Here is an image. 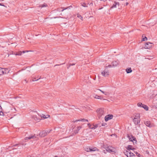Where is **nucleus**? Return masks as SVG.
<instances>
[{
    "mask_svg": "<svg viewBox=\"0 0 157 157\" xmlns=\"http://www.w3.org/2000/svg\"><path fill=\"white\" fill-rule=\"evenodd\" d=\"M133 121L135 124H137L140 122V114L139 113H136L134 115L132 118Z\"/></svg>",
    "mask_w": 157,
    "mask_h": 157,
    "instance_id": "f257e3e1",
    "label": "nucleus"
},
{
    "mask_svg": "<svg viewBox=\"0 0 157 157\" xmlns=\"http://www.w3.org/2000/svg\"><path fill=\"white\" fill-rule=\"evenodd\" d=\"M9 71L10 70L8 69L0 67V75L7 74Z\"/></svg>",
    "mask_w": 157,
    "mask_h": 157,
    "instance_id": "f03ea898",
    "label": "nucleus"
},
{
    "mask_svg": "<svg viewBox=\"0 0 157 157\" xmlns=\"http://www.w3.org/2000/svg\"><path fill=\"white\" fill-rule=\"evenodd\" d=\"M12 107H10V108H7L6 109V113H9L11 112H12L13 113H15L17 111V110L16 108L13 106V105L11 104Z\"/></svg>",
    "mask_w": 157,
    "mask_h": 157,
    "instance_id": "7ed1b4c3",
    "label": "nucleus"
},
{
    "mask_svg": "<svg viewBox=\"0 0 157 157\" xmlns=\"http://www.w3.org/2000/svg\"><path fill=\"white\" fill-rule=\"evenodd\" d=\"M106 150L110 153H114L116 152V149L110 146L107 147L106 148Z\"/></svg>",
    "mask_w": 157,
    "mask_h": 157,
    "instance_id": "20e7f679",
    "label": "nucleus"
},
{
    "mask_svg": "<svg viewBox=\"0 0 157 157\" xmlns=\"http://www.w3.org/2000/svg\"><path fill=\"white\" fill-rule=\"evenodd\" d=\"M85 150L87 152H92L96 151H98L96 147L92 148L90 147H86L85 148Z\"/></svg>",
    "mask_w": 157,
    "mask_h": 157,
    "instance_id": "39448f33",
    "label": "nucleus"
},
{
    "mask_svg": "<svg viewBox=\"0 0 157 157\" xmlns=\"http://www.w3.org/2000/svg\"><path fill=\"white\" fill-rule=\"evenodd\" d=\"M124 154L127 157H133L135 156V155L130 150L126 151V152H124Z\"/></svg>",
    "mask_w": 157,
    "mask_h": 157,
    "instance_id": "423d86ee",
    "label": "nucleus"
},
{
    "mask_svg": "<svg viewBox=\"0 0 157 157\" xmlns=\"http://www.w3.org/2000/svg\"><path fill=\"white\" fill-rule=\"evenodd\" d=\"M119 63V62L117 61H114L112 63V65H109L107 67H116Z\"/></svg>",
    "mask_w": 157,
    "mask_h": 157,
    "instance_id": "0eeeda50",
    "label": "nucleus"
},
{
    "mask_svg": "<svg viewBox=\"0 0 157 157\" xmlns=\"http://www.w3.org/2000/svg\"><path fill=\"white\" fill-rule=\"evenodd\" d=\"M153 44L152 43L147 42L145 44L144 48L148 49H150L153 46Z\"/></svg>",
    "mask_w": 157,
    "mask_h": 157,
    "instance_id": "6e6552de",
    "label": "nucleus"
},
{
    "mask_svg": "<svg viewBox=\"0 0 157 157\" xmlns=\"http://www.w3.org/2000/svg\"><path fill=\"white\" fill-rule=\"evenodd\" d=\"M97 112L98 114L100 116H101L104 114V110L102 109H98L97 110Z\"/></svg>",
    "mask_w": 157,
    "mask_h": 157,
    "instance_id": "1a4fd4ad",
    "label": "nucleus"
},
{
    "mask_svg": "<svg viewBox=\"0 0 157 157\" xmlns=\"http://www.w3.org/2000/svg\"><path fill=\"white\" fill-rule=\"evenodd\" d=\"M101 74L104 76H107L109 75V72L108 70L105 69L101 72Z\"/></svg>",
    "mask_w": 157,
    "mask_h": 157,
    "instance_id": "9d476101",
    "label": "nucleus"
},
{
    "mask_svg": "<svg viewBox=\"0 0 157 157\" xmlns=\"http://www.w3.org/2000/svg\"><path fill=\"white\" fill-rule=\"evenodd\" d=\"M88 126L90 129H94L98 127V124L91 125L90 124H88Z\"/></svg>",
    "mask_w": 157,
    "mask_h": 157,
    "instance_id": "9b49d317",
    "label": "nucleus"
},
{
    "mask_svg": "<svg viewBox=\"0 0 157 157\" xmlns=\"http://www.w3.org/2000/svg\"><path fill=\"white\" fill-rule=\"evenodd\" d=\"M130 141H132L133 143H136V140L135 138L132 136H128Z\"/></svg>",
    "mask_w": 157,
    "mask_h": 157,
    "instance_id": "f8f14e48",
    "label": "nucleus"
},
{
    "mask_svg": "<svg viewBox=\"0 0 157 157\" xmlns=\"http://www.w3.org/2000/svg\"><path fill=\"white\" fill-rule=\"evenodd\" d=\"M113 116L112 115H108L106 116L105 117V119L106 121H107L112 118Z\"/></svg>",
    "mask_w": 157,
    "mask_h": 157,
    "instance_id": "ddd939ff",
    "label": "nucleus"
},
{
    "mask_svg": "<svg viewBox=\"0 0 157 157\" xmlns=\"http://www.w3.org/2000/svg\"><path fill=\"white\" fill-rule=\"evenodd\" d=\"M39 135L41 137H44L47 135V132L43 131L40 133Z\"/></svg>",
    "mask_w": 157,
    "mask_h": 157,
    "instance_id": "4468645a",
    "label": "nucleus"
},
{
    "mask_svg": "<svg viewBox=\"0 0 157 157\" xmlns=\"http://www.w3.org/2000/svg\"><path fill=\"white\" fill-rule=\"evenodd\" d=\"M25 51H23L22 52H21V51H19L17 52H13V54L15 55H18V56H21L22 55V53H25Z\"/></svg>",
    "mask_w": 157,
    "mask_h": 157,
    "instance_id": "2eb2a0df",
    "label": "nucleus"
},
{
    "mask_svg": "<svg viewBox=\"0 0 157 157\" xmlns=\"http://www.w3.org/2000/svg\"><path fill=\"white\" fill-rule=\"evenodd\" d=\"M40 116L42 118H43V119L47 118L50 117V115L48 114L44 115L42 114Z\"/></svg>",
    "mask_w": 157,
    "mask_h": 157,
    "instance_id": "dca6fc26",
    "label": "nucleus"
},
{
    "mask_svg": "<svg viewBox=\"0 0 157 157\" xmlns=\"http://www.w3.org/2000/svg\"><path fill=\"white\" fill-rule=\"evenodd\" d=\"M35 137V135H31L29 137H26L25 138V140H27L28 139H30L32 138H34Z\"/></svg>",
    "mask_w": 157,
    "mask_h": 157,
    "instance_id": "f3484780",
    "label": "nucleus"
},
{
    "mask_svg": "<svg viewBox=\"0 0 157 157\" xmlns=\"http://www.w3.org/2000/svg\"><path fill=\"white\" fill-rule=\"evenodd\" d=\"M81 127L80 126H78L74 130V132L75 133H78V131L81 128Z\"/></svg>",
    "mask_w": 157,
    "mask_h": 157,
    "instance_id": "a211bd4d",
    "label": "nucleus"
},
{
    "mask_svg": "<svg viewBox=\"0 0 157 157\" xmlns=\"http://www.w3.org/2000/svg\"><path fill=\"white\" fill-rule=\"evenodd\" d=\"M94 97L96 99H102V98L101 96L98 95L97 94H94Z\"/></svg>",
    "mask_w": 157,
    "mask_h": 157,
    "instance_id": "6ab92c4d",
    "label": "nucleus"
},
{
    "mask_svg": "<svg viewBox=\"0 0 157 157\" xmlns=\"http://www.w3.org/2000/svg\"><path fill=\"white\" fill-rule=\"evenodd\" d=\"M145 124L147 126L149 127H151L152 126L150 125V122L149 121H146L145 123Z\"/></svg>",
    "mask_w": 157,
    "mask_h": 157,
    "instance_id": "aec40b11",
    "label": "nucleus"
},
{
    "mask_svg": "<svg viewBox=\"0 0 157 157\" xmlns=\"http://www.w3.org/2000/svg\"><path fill=\"white\" fill-rule=\"evenodd\" d=\"M119 3L117 2H115L114 4L111 7V8H116L117 7V6H119Z\"/></svg>",
    "mask_w": 157,
    "mask_h": 157,
    "instance_id": "412c9836",
    "label": "nucleus"
},
{
    "mask_svg": "<svg viewBox=\"0 0 157 157\" xmlns=\"http://www.w3.org/2000/svg\"><path fill=\"white\" fill-rule=\"evenodd\" d=\"M126 71L127 73H129L132 72V70L131 68H127L126 69Z\"/></svg>",
    "mask_w": 157,
    "mask_h": 157,
    "instance_id": "4be33fe9",
    "label": "nucleus"
},
{
    "mask_svg": "<svg viewBox=\"0 0 157 157\" xmlns=\"http://www.w3.org/2000/svg\"><path fill=\"white\" fill-rule=\"evenodd\" d=\"M142 107L144 108L146 110H148V107L146 105H143V106H142Z\"/></svg>",
    "mask_w": 157,
    "mask_h": 157,
    "instance_id": "5701e85b",
    "label": "nucleus"
},
{
    "mask_svg": "<svg viewBox=\"0 0 157 157\" xmlns=\"http://www.w3.org/2000/svg\"><path fill=\"white\" fill-rule=\"evenodd\" d=\"M33 118L36 121H38L40 120L39 119H38L37 117V116L36 115H34L33 117Z\"/></svg>",
    "mask_w": 157,
    "mask_h": 157,
    "instance_id": "b1692460",
    "label": "nucleus"
},
{
    "mask_svg": "<svg viewBox=\"0 0 157 157\" xmlns=\"http://www.w3.org/2000/svg\"><path fill=\"white\" fill-rule=\"evenodd\" d=\"M47 6V5L45 4H41L39 6L41 8L46 7Z\"/></svg>",
    "mask_w": 157,
    "mask_h": 157,
    "instance_id": "393cba45",
    "label": "nucleus"
},
{
    "mask_svg": "<svg viewBox=\"0 0 157 157\" xmlns=\"http://www.w3.org/2000/svg\"><path fill=\"white\" fill-rule=\"evenodd\" d=\"M143 105L144 104H142V103L141 102H139L137 104V106L138 107H142V106H143Z\"/></svg>",
    "mask_w": 157,
    "mask_h": 157,
    "instance_id": "a878e982",
    "label": "nucleus"
},
{
    "mask_svg": "<svg viewBox=\"0 0 157 157\" xmlns=\"http://www.w3.org/2000/svg\"><path fill=\"white\" fill-rule=\"evenodd\" d=\"M77 16L78 18H79L82 20H83V17L81 15L79 14H77Z\"/></svg>",
    "mask_w": 157,
    "mask_h": 157,
    "instance_id": "bb28decb",
    "label": "nucleus"
},
{
    "mask_svg": "<svg viewBox=\"0 0 157 157\" xmlns=\"http://www.w3.org/2000/svg\"><path fill=\"white\" fill-rule=\"evenodd\" d=\"M132 148V146L129 145L127 147V150H131Z\"/></svg>",
    "mask_w": 157,
    "mask_h": 157,
    "instance_id": "cd10ccee",
    "label": "nucleus"
},
{
    "mask_svg": "<svg viewBox=\"0 0 157 157\" xmlns=\"http://www.w3.org/2000/svg\"><path fill=\"white\" fill-rule=\"evenodd\" d=\"M81 5L82 6L84 7H87V6H86V4L84 3H81Z\"/></svg>",
    "mask_w": 157,
    "mask_h": 157,
    "instance_id": "c85d7f7f",
    "label": "nucleus"
},
{
    "mask_svg": "<svg viewBox=\"0 0 157 157\" xmlns=\"http://www.w3.org/2000/svg\"><path fill=\"white\" fill-rule=\"evenodd\" d=\"M104 94L106 96H109V94L108 92L105 91Z\"/></svg>",
    "mask_w": 157,
    "mask_h": 157,
    "instance_id": "c756f323",
    "label": "nucleus"
},
{
    "mask_svg": "<svg viewBox=\"0 0 157 157\" xmlns=\"http://www.w3.org/2000/svg\"><path fill=\"white\" fill-rule=\"evenodd\" d=\"M147 40V38L146 37H145L144 38H143L142 39V41H145Z\"/></svg>",
    "mask_w": 157,
    "mask_h": 157,
    "instance_id": "7c9ffc66",
    "label": "nucleus"
},
{
    "mask_svg": "<svg viewBox=\"0 0 157 157\" xmlns=\"http://www.w3.org/2000/svg\"><path fill=\"white\" fill-rule=\"evenodd\" d=\"M44 131L47 132V135L48 134V133H49L50 132V130H46Z\"/></svg>",
    "mask_w": 157,
    "mask_h": 157,
    "instance_id": "2f4dec72",
    "label": "nucleus"
},
{
    "mask_svg": "<svg viewBox=\"0 0 157 157\" xmlns=\"http://www.w3.org/2000/svg\"><path fill=\"white\" fill-rule=\"evenodd\" d=\"M3 113L1 111H0V116H3Z\"/></svg>",
    "mask_w": 157,
    "mask_h": 157,
    "instance_id": "473e14b6",
    "label": "nucleus"
},
{
    "mask_svg": "<svg viewBox=\"0 0 157 157\" xmlns=\"http://www.w3.org/2000/svg\"><path fill=\"white\" fill-rule=\"evenodd\" d=\"M106 124L105 123H103L102 124V126H105Z\"/></svg>",
    "mask_w": 157,
    "mask_h": 157,
    "instance_id": "72a5a7b5",
    "label": "nucleus"
},
{
    "mask_svg": "<svg viewBox=\"0 0 157 157\" xmlns=\"http://www.w3.org/2000/svg\"><path fill=\"white\" fill-rule=\"evenodd\" d=\"M82 121H87L88 120L86 119H82L81 120Z\"/></svg>",
    "mask_w": 157,
    "mask_h": 157,
    "instance_id": "f704fd0d",
    "label": "nucleus"
},
{
    "mask_svg": "<svg viewBox=\"0 0 157 157\" xmlns=\"http://www.w3.org/2000/svg\"><path fill=\"white\" fill-rule=\"evenodd\" d=\"M100 91H101L102 93H103V94H104V93H105V91H102L101 90H99Z\"/></svg>",
    "mask_w": 157,
    "mask_h": 157,
    "instance_id": "c9c22d12",
    "label": "nucleus"
},
{
    "mask_svg": "<svg viewBox=\"0 0 157 157\" xmlns=\"http://www.w3.org/2000/svg\"><path fill=\"white\" fill-rule=\"evenodd\" d=\"M137 156L139 157H140V155L139 153L137 155Z\"/></svg>",
    "mask_w": 157,
    "mask_h": 157,
    "instance_id": "e433bc0d",
    "label": "nucleus"
},
{
    "mask_svg": "<svg viewBox=\"0 0 157 157\" xmlns=\"http://www.w3.org/2000/svg\"><path fill=\"white\" fill-rule=\"evenodd\" d=\"M135 149V148L132 147L131 150H134Z\"/></svg>",
    "mask_w": 157,
    "mask_h": 157,
    "instance_id": "4c0bfd02",
    "label": "nucleus"
},
{
    "mask_svg": "<svg viewBox=\"0 0 157 157\" xmlns=\"http://www.w3.org/2000/svg\"><path fill=\"white\" fill-rule=\"evenodd\" d=\"M134 152L137 155L138 153L137 152L134 151Z\"/></svg>",
    "mask_w": 157,
    "mask_h": 157,
    "instance_id": "58836bf2",
    "label": "nucleus"
},
{
    "mask_svg": "<svg viewBox=\"0 0 157 157\" xmlns=\"http://www.w3.org/2000/svg\"><path fill=\"white\" fill-rule=\"evenodd\" d=\"M125 4L126 5H127L128 4V2H126Z\"/></svg>",
    "mask_w": 157,
    "mask_h": 157,
    "instance_id": "ea45409f",
    "label": "nucleus"
},
{
    "mask_svg": "<svg viewBox=\"0 0 157 157\" xmlns=\"http://www.w3.org/2000/svg\"><path fill=\"white\" fill-rule=\"evenodd\" d=\"M75 65V64H74V63H73L71 65Z\"/></svg>",
    "mask_w": 157,
    "mask_h": 157,
    "instance_id": "a19ab883",
    "label": "nucleus"
},
{
    "mask_svg": "<svg viewBox=\"0 0 157 157\" xmlns=\"http://www.w3.org/2000/svg\"><path fill=\"white\" fill-rule=\"evenodd\" d=\"M105 0H101V1H104Z\"/></svg>",
    "mask_w": 157,
    "mask_h": 157,
    "instance_id": "79ce46f5",
    "label": "nucleus"
},
{
    "mask_svg": "<svg viewBox=\"0 0 157 157\" xmlns=\"http://www.w3.org/2000/svg\"><path fill=\"white\" fill-rule=\"evenodd\" d=\"M63 10H62V11H63Z\"/></svg>",
    "mask_w": 157,
    "mask_h": 157,
    "instance_id": "37998d69",
    "label": "nucleus"
},
{
    "mask_svg": "<svg viewBox=\"0 0 157 157\" xmlns=\"http://www.w3.org/2000/svg\"><path fill=\"white\" fill-rule=\"evenodd\" d=\"M79 121V120H76V121Z\"/></svg>",
    "mask_w": 157,
    "mask_h": 157,
    "instance_id": "c03bdc74",
    "label": "nucleus"
},
{
    "mask_svg": "<svg viewBox=\"0 0 157 157\" xmlns=\"http://www.w3.org/2000/svg\"><path fill=\"white\" fill-rule=\"evenodd\" d=\"M33 81H34L35 80H33Z\"/></svg>",
    "mask_w": 157,
    "mask_h": 157,
    "instance_id": "a18cd8bd",
    "label": "nucleus"
},
{
    "mask_svg": "<svg viewBox=\"0 0 157 157\" xmlns=\"http://www.w3.org/2000/svg\"><path fill=\"white\" fill-rule=\"evenodd\" d=\"M0 5H1V4H0Z\"/></svg>",
    "mask_w": 157,
    "mask_h": 157,
    "instance_id": "49530a36",
    "label": "nucleus"
}]
</instances>
